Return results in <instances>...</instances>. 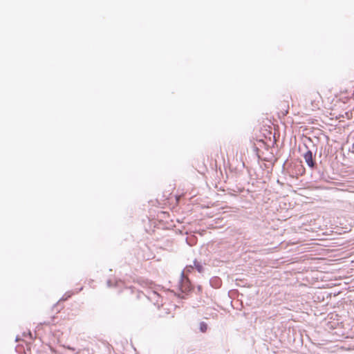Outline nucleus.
Listing matches in <instances>:
<instances>
[{
  "label": "nucleus",
  "instance_id": "nucleus-6",
  "mask_svg": "<svg viewBox=\"0 0 354 354\" xmlns=\"http://www.w3.org/2000/svg\"><path fill=\"white\" fill-rule=\"evenodd\" d=\"M107 285H108V286H109V287H111V281L110 280H109V281H107Z\"/></svg>",
  "mask_w": 354,
  "mask_h": 354
},
{
  "label": "nucleus",
  "instance_id": "nucleus-2",
  "mask_svg": "<svg viewBox=\"0 0 354 354\" xmlns=\"http://www.w3.org/2000/svg\"><path fill=\"white\" fill-rule=\"evenodd\" d=\"M303 156L307 165L310 168H314L315 162L313 159V152L308 149Z\"/></svg>",
  "mask_w": 354,
  "mask_h": 354
},
{
  "label": "nucleus",
  "instance_id": "nucleus-5",
  "mask_svg": "<svg viewBox=\"0 0 354 354\" xmlns=\"http://www.w3.org/2000/svg\"><path fill=\"white\" fill-rule=\"evenodd\" d=\"M66 295H67V296L66 297H63L62 299H60L59 301H65L66 300L68 297H71V294H69V293H66Z\"/></svg>",
  "mask_w": 354,
  "mask_h": 354
},
{
  "label": "nucleus",
  "instance_id": "nucleus-3",
  "mask_svg": "<svg viewBox=\"0 0 354 354\" xmlns=\"http://www.w3.org/2000/svg\"><path fill=\"white\" fill-rule=\"evenodd\" d=\"M194 266L195 267V268L197 270V271L199 273H203V272H204V267H203V266L201 263H199L196 260H195L194 261Z\"/></svg>",
  "mask_w": 354,
  "mask_h": 354
},
{
  "label": "nucleus",
  "instance_id": "nucleus-1",
  "mask_svg": "<svg viewBox=\"0 0 354 354\" xmlns=\"http://www.w3.org/2000/svg\"><path fill=\"white\" fill-rule=\"evenodd\" d=\"M194 269V266H186V268L181 272V283L182 286L185 288V290L189 288V279L187 277V272H189L192 270Z\"/></svg>",
  "mask_w": 354,
  "mask_h": 354
},
{
  "label": "nucleus",
  "instance_id": "nucleus-4",
  "mask_svg": "<svg viewBox=\"0 0 354 354\" xmlns=\"http://www.w3.org/2000/svg\"><path fill=\"white\" fill-rule=\"evenodd\" d=\"M208 328L207 324L205 322H201L199 323V330L201 333L207 332Z\"/></svg>",
  "mask_w": 354,
  "mask_h": 354
}]
</instances>
